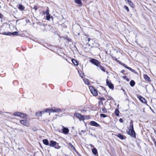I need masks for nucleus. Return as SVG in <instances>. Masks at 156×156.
<instances>
[{
	"instance_id": "1",
	"label": "nucleus",
	"mask_w": 156,
	"mask_h": 156,
	"mask_svg": "<svg viewBox=\"0 0 156 156\" xmlns=\"http://www.w3.org/2000/svg\"><path fill=\"white\" fill-rule=\"evenodd\" d=\"M127 133L132 137L136 138V133L133 126V121L132 120L130 122L129 127L128 129V131H127Z\"/></svg>"
},
{
	"instance_id": "2",
	"label": "nucleus",
	"mask_w": 156,
	"mask_h": 156,
	"mask_svg": "<svg viewBox=\"0 0 156 156\" xmlns=\"http://www.w3.org/2000/svg\"><path fill=\"white\" fill-rule=\"evenodd\" d=\"M44 112L49 113V115H50L51 112H58L60 113L61 112V109L56 108H48L45 109Z\"/></svg>"
},
{
	"instance_id": "3",
	"label": "nucleus",
	"mask_w": 156,
	"mask_h": 156,
	"mask_svg": "<svg viewBox=\"0 0 156 156\" xmlns=\"http://www.w3.org/2000/svg\"><path fill=\"white\" fill-rule=\"evenodd\" d=\"M89 88L91 93L94 96H97L98 95L97 90L92 86L89 87Z\"/></svg>"
},
{
	"instance_id": "4",
	"label": "nucleus",
	"mask_w": 156,
	"mask_h": 156,
	"mask_svg": "<svg viewBox=\"0 0 156 156\" xmlns=\"http://www.w3.org/2000/svg\"><path fill=\"white\" fill-rule=\"evenodd\" d=\"M90 62L97 67L100 64V63L99 61L97 60L94 58L90 60Z\"/></svg>"
},
{
	"instance_id": "5",
	"label": "nucleus",
	"mask_w": 156,
	"mask_h": 156,
	"mask_svg": "<svg viewBox=\"0 0 156 156\" xmlns=\"http://www.w3.org/2000/svg\"><path fill=\"white\" fill-rule=\"evenodd\" d=\"M90 124L91 126H95L97 127H99L100 126L98 123L94 121H91L90 122Z\"/></svg>"
},
{
	"instance_id": "6",
	"label": "nucleus",
	"mask_w": 156,
	"mask_h": 156,
	"mask_svg": "<svg viewBox=\"0 0 156 156\" xmlns=\"http://www.w3.org/2000/svg\"><path fill=\"white\" fill-rule=\"evenodd\" d=\"M106 83L109 87L111 89H113L114 87L113 85L111 82H109L107 80H106Z\"/></svg>"
},
{
	"instance_id": "7",
	"label": "nucleus",
	"mask_w": 156,
	"mask_h": 156,
	"mask_svg": "<svg viewBox=\"0 0 156 156\" xmlns=\"http://www.w3.org/2000/svg\"><path fill=\"white\" fill-rule=\"evenodd\" d=\"M62 127H63V129L62 130V133L65 134H67L69 132V129L68 128L65 127L64 126H63Z\"/></svg>"
},
{
	"instance_id": "8",
	"label": "nucleus",
	"mask_w": 156,
	"mask_h": 156,
	"mask_svg": "<svg viewBox=\"0 0 156 156\" xmlns=\"http://www.w3.org/2000/svg\"><path fill=\"white\" fill-rule=\"evenodd\" d=\"M20 122L22 124L26 126H28V122L27 120H21L20 121Z\"/></svg>"
},
{
	"instance_id": "9",
	"label": "nucleus",
	"mask_w": 156,
	"mask_h": 156,
	"mask_svg": "<svg viewBox=\"0 0 156 156\" xmlns=\"http://www.w3.org/2000/svg\"><path fill=\"white\" fill-rule=\"evenodd\" d=\"M56 142L55 141H54L53 140H51L50 141V144H49V145L51 147H54L55 145L56 144Z\"/></svg>"
},
{
	"instance_id": "10",
	"label": "nucleus",
	"mask_w": 156,
	"mask_h": 156,
	"mask_svg": "<svg viewBox=\"0 0 156 156\" xmlns=\"http://www.w3.org/2000/svg\"><path fill=\"white\" fill-rule=\"evenodd\" d=\"M17 7L21 11H23L25 9V7L22 5H18Z\"/></svg>"
},
{
	"instance_id": "11",
	"label": "nucleus",
	"mask_w": 156,
	"mask_h": 156,
	"mask_svg": "<svg viewBox=\"0 0 156 156\" xmlns=\"http://www.w3.org/2000/svg\"><path fill=\"white\" fill-rule=\"evenodd\" d=\"M44 111H41V112H38L36 113L35 115L37 116L40 117L41 116V114L44 113Z\"/></svg>"
},
{
	"instance_id": "12",
	"label": "nucleus",
	"mask_w": 156,
	"mask_h": 156,
	"mask_svg": "<svg viewBox=\"0 0 156 156\" xmlns=\"http://www.w3.org/2000/svg\"><path fill=\"white\" fill-rule=\"evenodd\" d=\"M74 2L80 6H81L82 4L81 0H74Z\"/></svg>"
},
{
	"instance_id": "13",
	"label": "nucleus",
	"mask_w": 156,
	"mask_h": 156,
	"mask_svg": "<svg viewBox=\"0 0 156 156\" xmlns=\"http://www.w3.org/2000/svg\"><path fill=\"white\" fill-rule=\"evenodd\" d=\"M140 101L143 103H145L146 102V100L145 98H143L141 96H140L138 97Z\"/></svg>"
},
{
	"instance_id": "14",
	"label": "nucleus",
	"mask_w": 156,
	"mask_h": 156,
	"mask_svg": "<svg viewBox=\"0 0 156 156\" xmlns=\"http://www.w3.org/2000/svg\"><path fill=\"white\" fill-rule=\"evenodd\" d=\"M43 143L46 145H49V143L48 140L47 139H45L43 140Z\"/></svg>"
},
{
	"instance_id": "15",
	"label": "nucleus",
	"mask_w": 156,
	"mask_h": 156,
	"mask_svg": "<svg viewBox=\"0 0 156 156\" xmlns=\"http://www.w3.org/2000/svg\"><path fill=\"white\" fill-rule=\"evenodd\" d=\"M74 116L76 117H77L79 119H81L82 118V116L80 114L78 113H76L74 114Z\"/></svg>"
},
{
	"instance_id": "16",
	"label": "nucleus",
	"mask_w": 156,
	"mask_h": 156,
	"mask_svg": "<svg viewBox=\"0 0 156 156\" xmlns=\"http://www.w3.org/2000/svg\"><path fill=\"white\" fill-rule=\"evenodd\" d=\"M144 78L146 81H147L148 82L150 81V78L147 75H144Z\"/></svg>"
},
{
	"instance_id": "17",
	"label": "nucleus",
	"mask_w": 156,
	"mask_h": 156,
	"mask_svg": "<svg viewBox=\"0 0 156 156\" xmlns=\"http://www.w3.org/2000/svg\"><path fill=\"white\" fill-rule=\"evenodd\" d=\"M27 116V115L26 114L21 112L20 117L22 118H25Z\"/></svg>"
},
{
	"instance_id": "18",
	"label": "nucleus",
	"mask_w": 156,
	"mask_h": 156,
	"mask_svg": "<svg viewBox=\"0 0 156 156\" xmlns=\"http://www.w3.org/2000/svg\"><path fill=\"white\" fill-rule=\"evenodd\" d=\"M92 151L93 154L95 155H96L98 153L97 150L95 148L92 149Z\"/></svg>"
},
{
	"instance_id": "19",
	"label": "nucleus",
	"mask_w": 156,
	"mask_h": 156,
	"mask_svg": "<svg viewBox=\"0 0 156 156\" xmlns=\"http://www.w3.org/2000/svg\"><path fill=\"white\" fill-rule=\"evenodd\" d=\"M135 84V83L134 81L133 80H131L130 81L129 83V84L130 86L132 87L134 86Z\"/></svg>"
},
{
	"instance_id": "20",
	"label": "nucleus",
	"mask_w": 156,
	"mask_h": 156,
	"mask_svg": "<svg viewBox=\"0 0 156 156\" xmlns=\"http://www.w3.org/2000/svg\"><path fill=\"white\" fill-rule=\"evenodd\" d=\"M83 81H84V83L85 84H86L87 85H89L90 84V83L89 82V80L88 79H83Z\"/></svg>"
},
{
	"instance_id": "21",
	"label": "nucleus",
	"mask_w": 156,
	"mask_h": 156,
	"mask_svg": "<svg viewBox=\"0 0 156 156\" xmlns=\"http://www.w3.org/2000/svg\"><path fill=\"white\" fill-rule=\"evenodd\" d=\"M72 61L73 63L75 65L77 66L78 65V62L76 60L73 59L72 60Z\"/></svg>"
},
{
	"instance_id": "22",
	"label": "nucleus",
	"mask_w": 156,
	"mask_h": 156,
	"mask_svg": "<svg viewBox=\"0 0 156 156\" xmlns=\"http://www.w3.org/2000/svg\"><path fill=\"white\" fill-rule=\"evenodd\" d=\"M21 112H15L13 113V115L15 116H20V115Z\"/></svg>"
},
{
	"instance_id": "23",
	"label": "nucleus",
	"mask_w": 156,
	"mask_h": 156,
	"mask_svg": "<svg viewBox=\"0 0 156 156\" xmlns=\"http://www.w3.org/2000/svg\"><path fill=\"white\" fill-rule=\"evenodd\" d=\"M98 67H99L101 69V70L103 71V72H105V68L104 67L102 66L100 64L98 65Z\"/></svg>"
},
{
	"instance_id": "24",
	"label": "nucleus",
	"mask_w": 156,
	"mask_h": 156,
	"mask_svg": "<svg viewBox=\"0 0 156 156\" xmlns=\"http://www.w3.org/2000/svg\"><path fill=\"white\" fill-rule=\"evenodd\" d=\"M54 147L55 149H58L61 148V146H59L58 145V143H56V145H55Z\"/></svg>"
},
{
	"instance_id": "25",
	"label": "nucleus",
	"mask_w": 156,
	"mask_h": 156,
	"mask_svg": "<svg viewBox=\"0 0 156 156\" xmlns=\"http://www.w3.org/2000/svg\"><path fill=\"white\" fill-rule=\"evenodd\" d=\"M117 136L122 140H123L124 139L123 136L120 134H119L117 135Z\"/></svg>"
},
{
	"instance_id": "26",
	"label": "nucleus",
	"mask_w": 156,
	"mask_h": 156,
	"mask_svg": "<svg viewBox=\"0 0 156 156\" xmlns=\"http://www.w3.org/2000/svg\"><path fill=\"white\" fill-rule=\"evenodd\" d=\"M115 114L116 116H118L119 115V110H118V109H116L115 110Z\"/></svg>"
},
{
	"instance_id": "27",
	"label": "nucleus",
	"mask_w": 156,
	"mask_h": 156,
	"mask_svg": "<svg viewBox=\"0 0 156 156\" xmlns=\"http://www.w3.org/2000/svg\"><path fill=\"white\" fill-rule=\"evenodd\" d=\"M127 1L128 2L129 5L131 7H133V6L134 5L133 3H132V2L131 1H129V0H128Z\"/></svg>"
},
{
	"instance_id": "28",
	"label": "nucleus",
	"mask_w": 156,
	"mask_h": 156,
	"mask_svg": "<svg viewBox=\"0 0 156 156\" xmlns=\"http://www.w3.org/2000/svg\"><path fill=\"white\" fill-rule=\"evenodd\" d=\"M102 113H106L107 112V110L106 108L105 107H102Z\"/></svg>"
},
{
	"instance_id": "29",
	"label": "nucleus",
	"mask_w": 156,
	"mask_h": 156,
	"mask_svg": "<svg viewBox=\"0 0 156 156\" xmlns=\"http://www.w3.org/2000/svg\"><path fill=\"white\" fill-rule=\"evenodd\" d=\"M69 145L70 147L72 149H74V150L75 149L74 147L73 146V144L71 143H69Z\"/></svg>"
},
{
	"instance_id": "30",
	"label": "nucleus",
	"mask_w": 156,
	"mask_h": 156,
	"mask_svg": "<svg viewBox=\"0 0 156 156\" xmlns=\"http://www.w3.org/2000/svg\"><path fill=\"white\" fill-rule=\"evenodd\" d=\"M124 7L126 9L127 12H129V9L127 6L126 5H124Z\"/></svg>"
},
{
	"instance_id": "31",
	"label": "nucleus",
	"mask_w": 156,
	"mask_h": 156,
	"mask_svg": "<svg viewBox=\"0 0 156 156\" xmlns=\"http://www.w3.org/2000/svg\"><path fill=\"white\" fill-rule=\"evenodd\" d=\"M100 116L101 117H103V118H105V117H106L107 116L106 115H105V114H100Z\"/></svg>"
},
{
	"instance_id": "32",
	"label": "nucleus",
	"mask_w": 156,
	"mask_h": 156,
	"mask_svg": "<svg viewBox=\"0 0 156 156\" xmlns=\"http://www.w3.org/2000/svg\"><path fill=\"white\" fill-rule=\"evenodd\" d=\"M12 34L13 35H17L19 34V33L18 32L15 31L13 32Z\"/></svg>"
},
{
	"instance_id": "33",
	"label": "nucleus",
	"mask_w": 156,
	"mask_h": 156,
	"mask_svg": "<svg viewBox=\"0 0 156 156\" xmlns=\"http://www.w3.org/2000/svg\"><path fill=\"white\" fill-rule=\"evenodd\" d=\"M127 69H128L131 70V71L132 72H133V71H134L135 70L133 69H131V68L130 67H127Z\"/></svg>"
},
{
	"instance_id": "34",
	"label": "nucleus",
	"mask_w": 156,
	"mask_h": 156,
	"mask_svg": "<svg viewBox=\"0 0 156 156\" xmlns=\"http://www.w3.org/2000/svg\"><path fill=\"white\" fill-rule=\"evenodd\" d=\"M45 13L47 15H49V10L48 9H47L45 12Z\"/></svg>"
},
{
	"instance_id": "35",
	"label": "nucleus",
	"mask_w": 156,
	"mask_h": 156,
	"mask_svg": "<svg viewBox=\"0 0 156 156\" xmlns=\"http://www.w3.org/2000/svg\"><path fill=\"white\" fill-rule=\"evenodd\" d=\"M11 33L10 32H9V33H7L6 32H3V33L2 34L4 35H9L10 34H11Z\"/></svg>"
},
{
	"instance_id": "36",
	"label": "nucleus",
	"mask_w": 156,
	"mask_h": 156,
	"mask_svg": "<svg viewBox=\"0 0 156 156\" xmlns=\"http://www.w3.org/2000/svg\"><path fill=\"white\" fill-rule=\"evenodd\" d=\"M46 19L47 20H49L50 19V16L49 15H47Z\"/></svg>"
},
{
	"instance_id": "37",
	"label": "nucleus",
	"mask_w": 156,
	"mask_h": 156,
	"mask_svg": "<svg viewBox=\"0 0 156 156\" xmlns=\"http://www.w3.org/2000/svg\"><path fill=\"white\" fill-rule=\"evenodd\" d=\"M99 99L101 101H105V100L104 98H100Z\"/></svg>"
},
{
	"instance_id": "38",
	"label": "nucleus",
	"mask_w": 156,
	"mask_h": 156,
	"mask_svg": "<svg viewBox=\"0 0 156 156\" xmlns=\"http://www.w3.org/2000/svg\"><path fill=\"white\" fill-rule=\"evenodd\" d=\"M119 121L120 122H123V121L122 119V118H120L119 119Z\"/></svg>"
},
{
	"instance_id": "39",
	"label": "nucleus",
	"mask_w": 156,
	"mask_h": 156,
	"mask_svg": "<svg viewBox=\"0 0 156 156\" xmlns=\"http://www.w3.org/2000/svg\"><path fill=\"white\" fill-rule=\"evenodd\" d=\"M122 65L123 66H124L126 68H127V67H128L124 63L122 64Z\"/></svg>"
},
{
	"instance_id": "40",
	"label": "nucleus",
	"mask_w": 156,
	"mask_h": 156,
	"mask_svg": "<svg viewBox=\"0 0 156 156\" xmlns=\"http://www.w3.org/2000/svg\"><path fill=\"white\" fill-rule=\"evenodd\" d=\"M34 9L35 10H37V7L36 6H34Z\"/></svg>"
},
{
	"instance_id": "41",
	"label": "nucleus",
	"mask_w": 156,
	"mask_h": 156,
	"mask_svg": "<svg viewBox=\"0 0 156 156\" xmlns=\"http://www.w3.org/2000/svg\"><path fill=\"white\" fill-rule=\"evenodd\" d=\"M90 38H87V41H88L89 42L90 41Z\"/></svg>"
},
{
	"instance_id": "42",
	"label": "nucleus",
	"mask_w": 156,
	"mask_h": 156,
	"mask_svg": "<svg viewBox=\"0 0 156 156\" xmlns=\"http://www.w3.org/2000/svg\"><path fill=\"white\" fill-rule=\"evenodd\" d=\"M46 26L47 27H49L50 28H51V26H50V25H47Z\"/></svg>"
},
{
	"instance_id": "43",
	"label": "nucleus",
	"mask_w": 156,
	"mask_h": 156,
	"mask_svg": "<svg viewBox=\"0 0 156 156\" xmlns=\"http://www.w3.org/2000/svg\"><path fill=\"white\" fill-rule=\"evenodd\" d=\"M125 72V70H122L121 71V72L122 73H123Z\"/></svg>"
},
{
	"instance_id": "44",
	"label": "nucleus",
	"mask_w": 156,
	"mask_h": 156,
	"mask_svg": "<svg viewBox=\"0 0 156 156\" xmlns=\"http://www.w3.org/2000/svg\"><path fill=\"white\" fill-rule=\"evenodd\" d=\"M126 77H127L126 76H123V78H124V79H126Z\"/></svg>"
},
{
	"instance_id": "45",
	"label": "nucleus",
	"mask_w": 156,
	"mask_h": 156,
	"mask_svg": "<svg viewBox=\"0 0 156 156\" xmlns=\"http://www.w3.org/2000/svg\"><path fill=\"white\" fill-rule=\"evenodd\" d=\"M80 77H81L82 78H83V76L82 75H81V74H80Z\"/></svg>"
},
{
	"instance_id": "46",
	"label": "nucleus",
	"mask_w": 156,
	"mask_h": 156,
	"mask_svg": "<svg viewBox=\"0 0 156 156\" xmlns=\"http://www.w3.org/2000/svg\"><path fill=\"white\" fill-rule=\"evenodd\" d=\"M126 79V81H129V79H128V78H127V79Z\"/></svg>"
},
{
	"instance_id": "47",
	"label": "nucleus",
	"mask_w": 156,
	"mask_h": 156,
	"mask_svg": "<svg viewBox=\"0 0 156 156\" xmlns=\"http://www.w3.org/2000/svg\"><path fill=\"white\" fill-rule=\"evenodd\" d=\"M2 15L0 13V18H2Z\"/></svg>"
},
{
	"instance_id": "48",
	"label": "nucleus",
	"mask_w": 156,
	"mask_h": 156,
	"mask_svg": "<svg viewBox=\"0 0 156 156\" xmlns=\"http://www.w3.org/2000/svg\"><path fill=\"white\" fill-rule=\"evenodd\" d=\"M154 145H155V147H156V141H155V142H154Z\"/></svg>"
},
{
	"instance_id": "49",
	"label": "nucleus",
	"mask_w": 156,
	"mask_h": 156,
	"mask_svg": "<svg viewBox=\"0 0 156 156\" xmlns=\"http://www.w3.org/2000/svg\"><path fill=\"white\" fill-rule=\"evenodd\" d=\"M81 132H83V133H84V132H85V131H83V130H81Z\"/></svg>"
},
{
	"instance_id": "50",
	"label": "nucleus",
	"mask_w": 156,
	"mask_h": 156,
	"mask_svg": "<svg viewBox=\"0 0 156 156\" xmlns=\"http://www.w3.org/2000/svg\"><path fill=\"white\" fill-rule=\"evenodd\" d=\"M153 140V142H154V143L155 142V141H156L154 139Z\"/></svg>"
},
{
	"instance_id": "51",
	"label": "nucleus",
	"mask_w": 156,
	"mask_h": 156,
	"mask_svg": "<svg viewBox=\"0 0 156 156\" xmlns=\"http://www.w3.org/2000/svg\"><path fill=\"white\" fill-rule=\"evenodd\" d=\"M123 90V91H125V90Z\"/></svg>"
},
{
	"instance_id": "52",
	"label": "nucleus",
	"mask_w": 156,
	"mask_h": 156,
	"mask_svg": "<svg viewBox=\"0 0 156 156\" xmlns=\"http://www.w3.org/2000/svg\"><path fill=\"white\" fill-rule=\"evenodd\" d=\"M128 0H125V1H128Z\"/></svg>"
}]
</instances>
